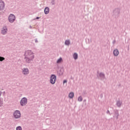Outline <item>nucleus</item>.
Here are the masks:
<instances>
[{
	"label": "nucleus",
	"instance_id": "2eb2a0df",
	"mask_svg": "<svg viewBox=\"0 0 130 130\" xmlns=\"http://www.w3.org/2000/svg\"><path fill=\"white\" fill-rule=\"evenodd\" d=\"M65 44H66V45H70V41L69 40L66 41Z\"/></svg>",
	"mask_w": 130,
	"mask_h": 130
},
{
	"label": "nucleus",
	"instance_id": "7ed1b4c3",
	"mask_svg": "<svg viewBox=\"0 0 130 130\" xmlns=\"http://www.w3.org/2000/svg\"><path fill=\"white\" fill-rule=\"evenodd\" d=\"M13 116H14L15 118H20L21 117V112H20V111H15L13 114Z\"/></svg>",
	"mask_w": 130,
	"mask_h": 130
},
{
	"label": "nucleus",
	"instance_id": "aec40b11",
	"mask_svg": "<svg viewBox=\"0 0 130 130\" xmlns=\"http://www.w3.org/2000/svg\"><path fill=\"white\" fill-rule=\"evenodd\" d=\"M67 80H64L63 81V84H64L65 83H67Z\"/></svg>",
	"mask_w": 130,
	"mask_h": 130
},
{
	"label": "nucleus",
	"instance_id": "6e6552de",
	"mask_svg": "<svg viewBox=\"0 0 130 130\" xmlns=\"http://www.w3.org/2000/svg\"><path fill=\"white\" fill-rule=\"evenodd\" d=\"M7 32H8V28L7 27L5 26L2 30V33L3 34V35H5V34H7Z\"/></svg>",
	"mask_w": 130,
	"mask_h": 130
},
{
	"label": "nucleus",
	"instance_id": "0eeeda50",
	"mask_svg": "<svg viewBox=\"0 0 130 130\" xmlns=\"http://www.w3.org/2000/svg\"><path fill=\"white\" fill-rule=\"evenodd\" d=\"M22 74L23 75H28L29 74V69L28 68H23L22 69Z\"/></svg>",
	"mask_w": 130,
	"mask_h": 130
},
{
	"label": "nucleus",
	"instance_id": "4468645a",
	"mask_svg": "<svg viewBox=\"0 0 130 130\" xmlns=\"http://www.w3.org/2000/svg\"><path fill=\"white\" fill-rule=\"evenodd\" d=\"M117 105L118 107H120L121 105V103L120 102L118 101L117 102Z\"/></svg>",
	"mask_w": 130,
	"mask_h": 130
},
{
	"label": "nucleus",
	"instance_id": "dca6fc26",
	"mask_svg": "<svg viewBox=\"0 0 130 130\" xmlns=\"http://www.w3.org/2000/svg\"><path fill=\"white\" fill-rule=\"evenodd\" d=\"M78 101H79V102L82 101L83 99L82 98V96H79L78 99Z\"/></svg>",
	"mask_w": 130,
	"mask_h": 130
},
{
	"label": "nucleus",
	"instance_id": "9d476101",
	"mask_svg": "<svg viewBox=\"0 0 130 130\" xmlns=\"http://www.w3.org/2000/svg\"><path fill=\"white\" fill-rule=\"evenodd\" d=\"M45 14H47L49 13V8L48 7H46L44 10Z\"/></svg>",
	"mask_w": 130,
	"mask_h": 130
},
{
	"label": "nucleus",
	"instance_id": "423d86ee",
	"mask_svg": "<svg viewBox=\"0 0 130 130\" xmlns=\"http://www.w3.org/2000/svg\"><path fill=\"white\" fill-rule=\"evenodd\" d=\"M20 104L21 106H25L27 104V99L26 98H22L20 101Z\"/></svg>",
	"mask_w": 130,
	"mask_h": 130
},
{
	"label": "nucleus",
	"instance_id": "9b49d317",
	"mask_svg": "<svg viewBox=\"0 0 130 130\" xmlns=\"http://www.w3.org/2000/svg\"><path fill=\"white\" fill-rule=\"evenodd\" d=\"M69 98L71 99L74 98V92H70L69 95Z\"/></svg>",
	"mask_w": 130,
	"mask_h": 130
},
{
	"label": "nucleus",
	"instance_id": "f8f14e48",
	"mask_svg": "<svg viewBox=\"0 0 130 130\" xmlns=\"http://www.w3.org/2000/svg\"><path fill=\"white\" fill-rule=\"evenodd\" d=\"M73 57L74 59H78V54L75 53L73 55Z\"/></svg>",
	"mask_w": 130,
	"mask_h": 130
},
{
	"label": "nucleus",
	"instance_id": "39448f33",
	"mask_svg": "<svg viewBox=\"0 0 130 130\" xmlns=\"http://www.w3.org/2000/svg\"><path fill=\"white\" fill-rule=\"evenodd\" d=\"M6 5L5 4V2L2 0H0V12L2 11H4L5 10V6Z\"/></svg>",
	"mask_w": 130,
	"mask_h": 130
},
{
	"label": "nucleus",
	"instance_id": "1a4fd4ad",
	"mask_svg": "<svg viewBox=\"0 0 130 130\" xmlns=\"http://www.w3.org/2000/svg\"><path fill=\"white\" fill-rule=\"evenodd\" d=\"M113 53L115 56H117V55L119 54V52L118 51V50L116 49L114 50Z\"/></svg>",
	"mask_w": 130,
	"mask_h": 130
},
{
	"label": "nucleus",
	"instance_id": "6ab92c4d",
	"mask_svg": "<svg viewBox=\"0 0 130 130\" xmlns=\"http://www.w3.org/2000/svg\"><path fill=\"white\" fill-rule=\"evenodd\" d=\"M100 77H101L102 78H104V74L101 73L100 75Z\"/></svg>",
	"mask_w": 130,
	"mask_h": 130
},
{
	"label": "nucleus",
	"instance_id": "f3484780",
	"mask_svg": "<svg viewBox=\"0 0 130 130\" xmlns=\"http://www.w3.org/2000/svg\"><path fill=\"white\" fill-rule=\"evenodd\" d=\"M3 60H5V57L0 56V61H3Z\"/></svg>",
	"mask_w": 130,
	"mask_h": 130
},
{
	"label": "nucleus",
	"instance_id": "ddd939ff",
	"mask_svg": "<svg viewBox=\"0 0 130 130\" xmlns=\"http://www.w3.org/2000/svg\"><path fill=\"white\" fill-rule=\"evenodd\" d=\"M62 58H60L57 60V63H60V62H62Z\"/></svg>",
	"mask_w": 130,
	"mask_h": 130
},
{
	"label": "nucleus",
	"instance_id": "412c9836",
	"mask_svg": "<svg viewBox=\"0 0 130 130\" xmlns=\"http://www.w3.org/2000/svg\"><path fill=\"white\" fill-rule=\"evenodd\" d=\"M36 19H39V17H37L36 18Z\"/></svg>",
	"mask_w": 130,
	"mask_h": 130
},
{
	"label": "nucleus",
	"instance_id": "a211bd4d",
	"mask_svg": "<svg viewBox=\"0 0 130 130\" xmlns=\"http://www.w3.org/2000/svg\"><path fill=\"white\" fill-rule=\"evenodd\" d=\"M16 130H22V127L19 126L16 127Z\"/></svg>",
	"mask_w": 130,
	"mask_h": 130
},
{
	"label": "nucleus",
	"instance_id": "f03ea898",
	"mask_svg": "<svg viewBox=\"0 0 130 130\" xmlns=\"http://www.w3.org/2000/svg\"><path fill=\"white\" fill-rule=\"evenodd\" d=\"M55 81H56V76L55 75H51L50 79L51 84L54 85L55 84Z\"/></svg>",
	"mask_w": 130,
	"mask_h": 130
},
{
	"label": "nucleus",
	"instance_id": "f257e3e1",
	"mask_svg": "<svg viewBox=\"0 0 130 130\" xmlns=\"http://www.w3.org/2000/svg\"><path fill=\"white\" fill-rule=\"evenodd\" d=\"M24 56V59L26 62L28 63H29V62H31V60L34 59V53L30 50L26 51Z\"/></svg>",
	"mask_w": 130,
	"mask_h": 130
},
{
	"label": "nucleus",
	"instance_id": "20e7f679",
	"mask_svg": "<svg viewBox=\"0 0 130 130\" xmlns=\"http://www.w3.org/2000/svg\"><path fill=\"white\" fill-rule=\"evenodd\" d=\"M16 20V17L14 14H10L9 17V21L10 23H14Z\"/></svg>",
	"mask_w": 130,
	"mask_h": 130
}]
</instances>
